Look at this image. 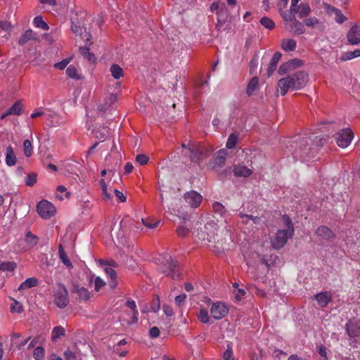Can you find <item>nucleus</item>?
Returning a JSON list of instances; mask_svg holds the SVG:
<instances>
[{"instance_id": "obj_1", "label": "nucleus", "mask_w": 360, "mask_h": 360, "mask_svg": "<svg viewBox=\"0 0 360 360\" xmlns=\"http://www.w3.org/2000/svg\"><path fill=\"white\" fill-rule=\"evenodd\" d=\"M309 81V75L304 71H297L278 82V88L281 96H285L289 90H299L304 88Z\"/></svg>"}, {"instance_id": "obj_2", "label": "nucleus", "mask_w": 360, "mask_h": 360, "mask_svg": "<svg viewBox=\"0 0 360 360\" xmlns=\"http://www.w3.org/2000/svg\"><path fill=\"white\" fill-rule=\"evenodd\" d=\"M160 269L162 274L170 276L173 279L180 278L177 264L169 256H165L162 258Z\"/></svg>"}, {"instance_id": "obj_3", "label": "nucleus", "mask_w": 360, "mask_h": 360, "mask_svg": "<svg viewBox=\"0 0 360 360\" xmlns=\"http://www.w3.org/2000/svg\"><path fill=\"white\" fill-rule=\"evenodd\" d=\"M311 139L308 137H303L300 139L299 143V148L295 150V155L300 156V159L303 161L308 160L313 158L311 155L312 150H315V148L311 146Z\"/></svg>"}, {"instance_id": "obj_4", "label": "nucleus", "mask_w": 360, "mask_h": 360, "mask_svg": "<svg viewBox=\"0 0 360 360\" xmlns=\"http://www.w3.org/2000/svg\"><path fill=\"white\" fill-rule=\"evenodd\" d=\"M188 153L191 161L197 163H200L210 155V152L205 150L202 146L190 143L188 145Z\"/></svg>"}, {"instance_id": "obj_5", "label": "nucleus", "mask_w": 360, "mask_h": 360, "mask_svg": "<svg viewBox=\"0 0 360 360\" xmlns=\"http://www.w3.org/2000/svg\"><path fill=\"white\" fill-rule=\"evenodd\" d=\"M53 302L60 309H64L68 304V292L65 285L62 284L58 285Z\"/></svg>"}, {"instance_id": "obj_6", "label": "nucleus", "mask_w": 360, "mask_h": 360, "mask_svg": "<svg viewBox=\"0 0 360 360\" xmlns=\"http://www.w3.org/2000/svg\"><path fill=\"white\" fill-rule=\"evenodd\" d=\"M37 211L39 215L43 219H49L56 213L54 205L46 200L40 201L37 206Z\"/></svg>"}, {"instance_id": "obj_7", "label": "nucleus", "mask_w": 360, "mask_h": 360, "mask_svg": "<svg viewBox=\"0 0 360 360\" xmlns=\"http://www.w3.org/2000/svg\"><path fill=\"white\" fill-rule=\"evenodd\" d=\"M354 138V133L350 129H342L337 134L336 143L340 148H345Z\"/></svg>"}, {"instance_id": "obj_8", "label": "nucleus", "mask_w": 360, "mask_h": 360, "mask_svg": "<svg viewBox=\"0 0 360 360\" xmlns=\"http://www.w3.org/2000/svg\"><path fill=\"white\" fill-rule=\"evenodd\" d=\"M293 235L283 230H278L275 237L271 240L272 248L276 250L282 248L286 244L288 240L292 238Z\"/></svg>"}, {"instance_id": "obj_9", "label": "nucleus", "mask_w": 360, "mask_h": 360, "mask_svg": "<svg viewBox=\"0 0 360 360\" xmlns=\"http://www.w3.org/2000/svg\"><path fill=\"white\" fill-rule=\"evenodd\" d=\"M217 225L216 224L212 223H207L203 226V227H200L198 229V235L200 238L205 240L207 239L208 241H211L212 238H214V235L216 233Z\"/></svg>"}, {"instance_id": "obj_10", "label": "nucleus", "mask_w": 360, "mask_h": 360, "mask_svg": "<svg viewBox=\"0 0 360 360\" xmlns=\"http://www.w3.org/2000/svg\"><path fill=\"white\" fill-rule=\"evenodd\" d=\"M229 313L228 307L221 302L214 303L210 309L211 316L217 320L221 319Z\"/></svg>"}, {"instance_id": "obj_11", "label": "nucleus", "mask_w": 360, "mask_h": 360, "mask_svg": "<svg viewBox=\"0 0 360 360\" xmlns=\"http://www.w3.org/2000/svg\"><path fill=\"white\" fill-rule=\"evenodd\" d=\"M184 199L191 207H197L202 202V197L196 191H191L185 193Z\"/></svg>"}, {"instance_id": "obj_12", "label": "nucleus", "mask_w": 360, "mask_h": 360, "mask_svg": "<svg viewBox=\"0 0 360 360\" xmlns=\"http://www.w3.org/2000/svg\"><path fill=\"white\" fill-rule=\"evenodd\" d=\"M217 22L215 25V28L220 31L225 22H226V20L229 16V11L225 5V4H221V8L219 11L217 12Z\"/></svg>"}, {"instance_id": "obj_13", "label": "nucleus", "mask_w": 360, "mask_h": 360, "mask_svg": "<svg viewBox=\"0 0 360 360\" xmlns=\"http://www.w3.org/2000/svg\"><path fill=\"white\" fill-rule=\"evenodd\" d=\"M347 40L352 45H357L360 43V25H355L348 31Z\"/></svg>"}, {"instance_id": "obj_14", "label": "nucleus", "mask_w": 360, "mask_h": 360, "mask_svg": "<svg viewBox=\"0 0 360 360\" xmlns=\"http://www.w3.org/2000/svg\"><path fill=\"white\" fill-rule=\"evenodd\" d=\"M332 297V293L330 291H325L315 295L314 299L320 307L324 308L331 302Z\"/></svg>"}, {"instance_id": "obj_15", "label": "nucleus", "mask_w": 360, "mask_h": 360, "mask_svg": "<svg viewBox=\"0 0 360 360\" xmlns=\"http://www.w3.org/2000/svg\"><path fill=\"white\" fill-rule=\"evenodd\" d=\"M288 29L297 35H300L305 32V27L302 22L297 20L295 18L288 25Z\"/></svg>"}, {"instance_id": "obj_16", "label": "nucleus", "mask_w": 360, "mask_h": 360, "mask_svg": "<svg viewBox=\"0 0 360 360\" xmlns=\"http://www.w3.org/2000/svg\"><path fill=\"white\" fill-rule=\"evenodd\" d=\"M295 15L297 14L300 18H304L308 16L311 13V8L307 3L301 2L294 11Z\"/></svg>"}, {"instance_id": "obj_17", "label": "nucleus", "mask_w": 360, "mask_h": 360, "mask_svg": "<svg viewBox=\"0 0 360 360\" xmlns=\"http://www.w3.org/2000/svg\"><path fill=\"white\" fill-rule=\"evenodd\" d=\"M346 330L349 336L355 338L360 335V323L349 321L346 324Z\"/></svg>"}, {"instance_id": "obj_18", "label": "nucleus", "mask_w": 360, "mask_h": 360, "mask_svg": "<svg viewBox=\"0 0 360 360\" xmlns=\"http://www.w3.org/2000/svg\"><path fill=\"white\" fill-rule=\"evenodd\" d=\"M233 174L239 177H248L251 175L252 170L243 165H236L233 168Z\"/></svg>"}, {"instance_id": "obj_19", "label": "nucleus", "mask_w": 360, "mask_h": 360, "mask_svg": "<svg viewBox=\"0 0 360 360\" xmlns=\"http://www.w3.org/2000/svg\"><path fill=\"white\" fill-rule=\"evenodd\" d=\"M5 162L8 167L14 166L17 162V158L13 147L9 145L6 147L5 153Z\"/></svg>"}, {"instance_id": "obj_20", "label": "nucleus", "mask_w": 360, "mask_h": 360, "mask_svg": "<svg viewBox=\"0 0 360 360\" xmlns=\"http://www.w3.org/2000/svg\"><path fill=\"white\" fill-rule=\"evenodd\" d=\"M37 40V34L31 30H27L24 32L20 37L18 39V44L20 46H23L26 44L30 40Z\"/></svg>"}, {"instance_id": "obj_21", "label": "nucleus", "mask_w": 360, "mask_h": 360, "mask_svg": "<svg viewBox=\"0 0 360 360\" xmlns=\"http://www.w3.org/2000/svg\"><path fill=\"white\" fill-rule=\"evenodd\" d=\"M72 292L77 293L79 299L82 300H87L89 298V292L84 287L74 284L71 289Z\"/></svg>"}, {"instance_id": "obj_22", "label": "nucleus", "mask_w": 360, "mask_h": 360, "mask_svg": "<svg viewBox=\"0 0 360 360\" xmlns=\"http://www.w3.org/2000/svg\"><path fill=\"white\" fill-rule=\"evenodd\" d=\"M281 56H282L281 53H280L278 51L276 52L274 54L271 60H270L269 66H268V69H267L268 77H270L276 70L277 64H278V61L281 60Z\"/></svg>"}, {"instance_id": "obj_23", "label": "nucleus", "mask_w": 360, "mask_h": 360, "mask_svg": "<svg viewBox=\"0 0 360 360\" xmlns=\"http://www.w3.org/2000/svg\"><path fill=\"white\" fill-rule=\"evenodd\" d=\"M39 241V238L37 236L33 234L30 231L27 230L25 235V242L26 245L32 248L36 246Z\"/></svg>"}, {"instance_id": "obj_24", "label": "nucleus", "mask_w": 360, "mask_h": 360, "mask_svg": "<svg viewBox=\"0 0 360 360\" xmlns=\"http://www.w3.org/2000/svg\"><path fill=\"white\" fill-rule=\"evenodd\" d=\"M104 271L107 276L110 278L109 285L112 288H115L117 285V273L111 266H105Z\"/></svg>"}, {"instance_id": "obj_25", "label": "nucleus", "mask_w": 360, "mask_h": 360, "mask_svg": "<svg viewBox=\"0 0 360 360\" xmlns=\"http://www.w3.org/2000/svg\"><path fill=\"white\" fill-rule=\"evenodd\" d=\"M328 12L330 15H334L335 20L339 24L344 22L347 20V18L342 13L341 11L333 6H329L328 7Z\"/></svg>"}, {"instance_id": "obj_26", "label": "nucleus", "mask_w": 360, "mask_h": 360, "mask_svg": "<svg viewBox=\"0 0 360 360\" xmlns=\"http://www.w3.org/2000/svg\"><path fill=\"white\" fill-rule=\"evenodd\" d=\"M316 233L318 236L326 240H328L334 237V233L333 231L326 226H319L317 229Z\"/></svg>"}, {"instance_id": "obj_27", "label": "nucleus", "mask_w": 360, "mask_h": 360, "mask_svg": "<svg viewBox=\"0 0 360 360\" xmlns=\"http://www.w3.org/2000/svg\"><path fill=\"white\" fill-rule=\"evenodd\" d=\"M281 46L285 51H293L297 47V42L292 39H284L281 41Z\"/></svg>"}, {"instance_id": "obj_28", "label": "nucleus", "mask_w": 360, "mask_h": 360, "mask_svg": "<svg viewBox=\"0 0 360 360\" xmlns=\"http://www.w3.org/2000/svg\"><path fill=\"white\" fill-rule=\"evenodd\" d=\"M227 152L225 149H221L217 152L214 158V165L219 167H222L226 160Z\"/></svg>"}, {"instance_id": "obj_29", "label": "nucleus", "mask_w": 360, "mask_h": 360, "mask_svg": "<svg viewBox=\"0 0 360 360\" xmlns=\"http://www.w3.org/2000/svg\"><path fill=\"white\" fill-rule=\"evenodd\" d=\"M109 134V128L105 126L99 127L95 131V138L103 141Z\"/></svg>"}, {"instance_id": "obj_30", "label": "nucleus", "mask_w": 360, "mask_h": 360, "mask_svg": "<svg viewBox=\"0 0 360 360\" xmlns=\"http://www.w3.org/2000/svg\"><path fill=\"white\" fill-rule=\"evenodd\" d=\"M58 253L59 257L62 262L65 265L68 269L73 268L72 264L69 259L68 255L63 250L62 245L60 244L58 247Z\"/></svg>"}, {"instance_id": "obj_31", "label": "nucleus", "mask_w": 360, "mask_h": 360, "mask_svg": "<svg viewBox=\"0 0 360 360\" xmlns=\"http://www.w3.org/2000/svg\"><path fill=\"white\" fill-rule=\"evenodd\" d=\"M37 282L38 281L36 278H29L20 285V286L18 287V290H23L25 289L34 287L37 285Z\"/></svg>"}, {"instance_id": "obj_32", "label": "nucleus", "mask_w": 360, "mask_h": 360, "mask_svg": "<svg viewBox=\"0 0 360 360\" xmlns=\"http://www.w3.org/2000/svg\"><path fill=\"white\" fill-rule=\"evenodd\" d=\"M285 229L283 231L288 232L290 234H294L295 229L291 219L287 214L283 216Z\"/></svg>"}, {"instance_id": "obj_33", "label": "nucleus", "mask_w": 360, "mask_h": 360, "mask_svg": "<svg viewBox=\"0 0 360 360\" xmlns=\"http://www.w3.org/2000/svg\"><path fill=\"white\" fill-rule=\"evenodd\" d=\"M285 8H282L281 9L279 8L280 14L285 22L290 23L295 18V13L292 11V9L290 8L289 11H283Z\"/></svg>"}, {"instance_id": "obj_34", "label": "nucleus", "mask_w": 360, "mask_h": 360, "mask_svg": "<svg viewBox=\"0 0 360 360\" xmlns=\"http://www.w3.org/2000/svg\"><path fill=\"white\" fill-rule=\"evenodd\" d=\"M33 25L38 28H41L43 30H48L49 29V26L48 24L43 20V18L41 15L36 16L33 20Z\"/></svg>"}, {"instance_id": "obj_35", "label": "nucleus", "mask_w": 360, "mask_h": 360, "mask_svg": "<svg viewBox=\"0 0 360 360\" xmlns=\"http://www.w3.org/2000/svg\"><path fill=\"white\" fill-rule=\"evenodd\" d=\"M22 112V105L20 101H16L9 109L7 115H20Z\"/></svg>"}, {"instance_id": "obj_36", "label": "nucleus", "mask_w": 360, "mask_h": 360, "mask_svg": "<svg viewBox=\"0 0 360 360\" xmlns=\"http://www.w3.org/2000/svg\"><path fill=\"white\" fill-rule=\"evenodd\" d=\"M360 56V49L347 51L341 57L342 60L346 61Z\"/></svg>"}, {"instance_id": "obj_37", "label": "nucleus", "mask_w": 360, "mask_h": 360, "mask_svg": "<svg viewBox=\"0 0 360 360\" xmlns=\"http://www.w3.org/2000/svg\"><path fill=\"white\" fill-rule=\"evenodd\" d=\"M110 72L112 76L116 79H118L123 76L122 68L117 64H114L110 67Z\"/></svg>"}, {"instance_id": "obj_38", "label": "nucleus", "mask_w": 360, "mask_h": 360, "mask_svg": "<svg viewBox=\"0 0 360 360\" xmlns=\"http://www.w3.org/2000/svg\"><path fill=\"white\" fill-rule=\"evenodd\" d=\"M238 136L236 133H231L226 141V146L229 149L234 148L237 144Z\"/></svg>"}, {"instance_id": "obj_39", "label": "nucleus", "mask_w": 360, "mask_h": 360, "mask_svg": "<svg viewBox=\"0 0 360 360\" xmlns=\"http://www.w3.org/2000/svg\"><path fill=\"white\" fill-rule=\"evenodd\" d=\"M16 268V264L13 262H0V270L2 271H13Z\"/></svg>"}, {"instance_id": "obj_40", "label": "nucleus", "mask_w": 360, "mask_h": 360, "mask_svg": "<svg viewBox=\"0 0 360 360\" xmlns=\"http://www.w3.org/2000/svg\"><path fill=\"white\" fill-rule=\"evenodd\" d=\"M79 52L84 58L87 59L89 62L94 63L96 60L94 55L89 51V49L86 47H80Z\"/></svg>"}, {"instance_id": "obj_41", "label": "nucleus", "mask_w": 360, "mask_h": 360, "mask_svg": "<svg viewBox=\"0 0 360 360\" xmlns=\"http://www.w3.org/2000/svg\"><path fill=\"white\" fill-rule=\"evenodd\" d=\"M65 335V329L59 326L53 328L51 333V339L55 341L57 338L63 336Z\"/></svg>"}, {"instance_id": "obj_42", "label": "nucleus", "mask_w": 360, "mask_h": 360, "mask_svg": "<svg viewBox=\"0 0 360 360\" xmlns=\"http://www.w3.org/2000/svg\"><path fill=\"white\" fill-rule=\"evenodd\" d=\"M259 82V79L257 77H254L249 82L247 87V94L248 96L252 94L253 91L256 89Z\"/></svg>"}, {"instance_id": "obj_43", "label": "nucleus", "mask_w": 360, "mask_h": 360, "mask_svg": "<svg viewBox=\"0 0 360 360\" xmlns=\"http://www.w3.org/2000/svg\"><path fill=\"white\" fill-rule=\"evenodd\" d=\"M260 23L268 30H273L275 27L274 22L268 17H263L260 20Z\"/></svg>"}, {"instance_id": "obj_44", "label": "nucleus", "mask_w": 360, "mask_h": 360, "mask_svg": "<svg viewBox=\"0 0 360 360\" xmlns=\"http://www.w3.org/2000/svg\"><path fill=\"white\" fill-rule=\"evenodd\" d=\"M24 153L26 157H30L33 153V148L30 140L26 139L23 143Z\"/></svg>"}, {"instance_id": "obj_45", "label": "nucleus", "mask_w": 360, "mask_h": 360, "mask_svg": "<svg viewBox=\"0 0 360 360\" xmlns=\"http://www.w3.org/2000/svg\"><path fill=\"white\" fill-rule=\"evenodd\" d=\"M199 321L203 323H207L210 321L208 311L205 309H200L198 314Z\"/></svg>"}, {"instance_id": "obj_46", "label": "nucleus", "mask_w": 360, "mask_h": 360, "mask_svg": "<svg viewBox=\"0 0 360 360\" xmlns=\"http://www.w3.org/2000/svg\"><path fill=\"white\" fill-rule=\"evenodd\" d=\"M233 356V353L232 343L229 342L226 345V351L224 352V353L223 354V359H224V360L234 359Z\"/></svg>"}, {"instance_id": "obj_47", "label": "nucleus", "mask_w": 360, "mask_h": 360, "mask_svg": "<svg viewBox=\"0 0 360 360\" xmlns=\"http://www.w3.org/2000/svg\"><path fill=\"white\" fill-rule=\"evenodd\" d=\"M83 29L84 27L81 25L79 22L76 23L72 18L71 30L75 34L77 35H81L82 34Z\"/></svg>"}, {"instance_id": "obj_48", "label": "nucleus", "mask_w": 360, "mask_h": 360, "mask_svg": "<svg viewBox=\"0 0 360 360\" xmlns=\"http://www.w3.org/2000/svg\"><path fill=\"white\" fill-rule=\"evenodd\" d=\"M44 349L42 347H37L34 350L33 357L35 360H41L44 358Z\"/></svg>"}, {"instance_id": "obj_49", "label": "nucleus", "mask_w": 360, "mask_h": 360, "mask_svg": "<svg viewBox=\"0 0 360 360\" xmlns=\"http://www.w3.org/2000/svg\"><path fill=\"white\" fill-rule=\"evenodd\" d=\"M37 174L34 173L27 174L25 178V184L28 186H32L37 182Z\"/></svg>"}, {"instance_id": "obj_50", "label": "nucleus", "mask_w": 360, "mask_h": 360, "mask_svg": "<svg viewBox=\"0 0 360 360\" xmlns=\"http://www.w3.org/2000/svg\"><path fill=\"white\" fill-rule=\"evenodd\" d=\"M66 75L70 78H73V79H79V78L78 76V74H77V69L75 68V67H74L72 65H70L69 67H68V68L66 69Z\"/></svg>"}, {"instance_id": "obj_51", "label": "nucleus", "mask_w": 360, "mask_h": 360, "mask_svg": "<svg viewBox=\"0 0 360 360\" xmlns=\"http://www.w3.org/2000/svg\"><path fill=\"white\" fill-rule=\"evenodd\" d=\"M12 29L11 23L8 21L0 20V30L8 34H10Z\"/></svg>"}, {"instance_id": "obj_52", "label": "nucleus", "mask_w": 360, "mask_h": 360, "mask_svg": "<svg viewBox=\"0 0 360 360\" xmlns=\"http://www.w3.org/2000/svg\"><path fill=\"white\" fill-rule=\"evenodd\" d=\"M176 233L179 236L184 238L188 234L189 229L184 225H180L176 228Z\"/></svg>"}, {"instance_id": "obj_53", "label": "nucleus", "mask_w": 360, "mask_h": 360, "mask_svg": "<svg viewBox=\"0 0 360 360\" xmlns=\"http://www.w3.org/2000/svg\"><path fill=\"white\" fill-rule=\"evenodd\" d=\"M149 161L148 157L145 154H139L136 157V162L140 165H145Z\"/></svg>"}, {"instance_id": "obj_54", "label": "nucleus", "mask_w": 360, "mask_h": 360, "mask_svg": "<svg viewBox=\"0 0 360 360\" xmlns=\"http://www.w3.org/2000/svg\"><path fill=\"white\" fill-rule=\"evenodd\" d=\"M212 207H213V210L214 211L216 212V213H218L221 215H222L224 212H226V210L224 208V206L218 202H215L213 205H212Z\"/></svg>"}, {"instance_id": "obj_55", "label": "nucleus", "mask_w": 360, "mask_h": 360, "mask_svg": "<svg viewBox=\"0 0 360 360\" xmlns=\"http://www.w3.org/2000/svg\"><path fill=\"white\" fill-rule=\"evenodd\" d=\"M292 69L290 67V64L288 63V62H286V63H283L278 70V72L280 75H285L286 74L287 72L291 71Z\"/></svg>"}, {"instance_id": "obj_56", "label": "nucleus", "mask_w": 360, "mask_h": 360, "mask_svg": "<svg viewBox=\"0 0 360 360\" xmlns=\"http://www.w3.org/2000/svg\"><path fill=\"white\" fill-rule=\"evenodd\" d=\"M22 306L17 300H14V302L11 306V311L14 313H21L22 311Z\"/></svg>"}, {"instance_id": "obj_57", "label": "nucleus", "mask_w": 360, "mask_h": 360, "mask_svg": "<svg viewBox=\"0 0 360 360\" xmlns=\"http://www.w3.org/2000/svg\"><path fill=\"white\" fill-rule=\"evenodd\" d=\"M160 307V302L158 296H155L150 305V310L157 312Z\"/></svg>"}, {"instance_id": "obj_58", "label": "nucleus", "mask_w": 360, "mask_h": 360, "mask_svg": "<svg viewBox=\"0 0 360 360\" xmlns=\"http://www.w3.org/2000/svg\"><path fill=\"white\" fill-rule=\"evenodd\" d=\"M288 62L290 64V67L291 68L292 70L295 69L296 68L300 67L303 65V62L301 60L297 59V58L290 60Z\"/></svg>"}, {"instance_id": "obj_59", "label": "nucleus", "mask_w": 360, "mask_h": 360, "mask_svg": "<svg viewBox=\"0 0 360 360\" xmlns=\"http://www.w3.org/2000/svg\"><path fill=\"white\" fill-rule=\"evenodd\" d=\"M142 221V223L148 228L149 229H155L156 227H158V226L160 224V221H157L155 222H151V221H149L147 219H141Z\"/></svg>"}, {"instance_id": "obj_60", "label": "nucleus", "mask_w": 360, "mask_h": 360, "mask_svg": "<svg viewBox=\"0 0 360 360\" xmlns=\"http://www.w3.org/2000/svg\"><path fill=\"white\" fill-rule=\"evenodd\" d=\"M70 63V60L64 59L60 62L56 63L54 64V67L59 70H63L65 69L68 63Z\"/></svg>"}, {"instance_id": "obj_61", "label": "nucleus", "mask_w": 360, "mask_h": 360, "mask_svg": "<svg viewBox=\"0 0 360 360\" xmlns=\"http://www.w3.org/2000/svg\"><path fill=\"white\" fill-rule=\"evenodd\" d=\"M319 22V20L315 18V17H312V18H309L307 19H306L304 20V24L307 26V27H314L315 26L317 23Z\"/></svg>"}, {"instance_id": "obj_62", "label": "nucleus", "mask_w": 360, "mask_h": 360, "mask_svg": "<svg viewBox=\"0 0 360 360\" xmlns=\"http://www.w3.org/2000/svg\"><path fill=\"white\" fill-rule=\"evenodd\" d=\"M64 357L65 360H76L77 357L75 354L70 349L65 351Z\"/></svg>"}, {"instance_id": "obj_63", "label": "nucleus", "mask_w": 360, "mask_h": 360, "mask_svg": "<svg viewBox=\"0 0 360 360\" xmlns=\"http://www.w3.org/2000/svg\"><path fill=\"white\" fill-rule=\"evenodd\" d=\"M318 353L323 358L322 360H328L326 348L324 346L321 345L319 347Z\"/></svg>"}, {"instance_id": "obj_64", "label": "nucleus", "mask_w": 360, "mask_h": 360, "mask_svg": "<svg viewBox=\"0 0 360 360\" xmlns=\"http://www.w3.org/2000/svg\"><path fill=\"white\" fill-rule=\"evenodd\" d=\"M149 335L151 338H156L160 335V330L158 327L153 326L149 330Z\"/></svg>"}]
</instances>
